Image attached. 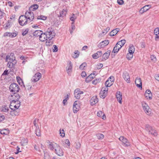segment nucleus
<instances>
[{
  "label": "nucleus",
  "mask_w": 159,
  "mask_h": 159,
  "mask_svg": "<svg viewBox=\"0 0 159 159\" xmlns=\"http://www.w3.org/2000/svg\"><path fill=\"white\" fill-rule=\"evenodd\" d=\"M48 147L52 150H54L56 154L57 155L61 157L63 155V150L58 144L54 143H51L49 144Z\"/></svg>",
  "instance_id": "f257e3e1"
},
{
  "label": "nucleus",
  "mask_w": 159,
  "mask_h": 159,
  "mask_svg": "<svg viewBox=\"0 0 159 159\" xmlns=\"http://www.w3.org/2000/svg\"><path fill=\"white\" fill-rule=\"evenodd\" d=\"M47 38L50 39H52L55 36L56 34L53 29L52 28H49L45 32Z\"/></svg>",
  "instance_id": "f03ea898"
},
{
  "label": "nucleus",
  "mask_w": 159,
  "mask_h": 159,
  "mask_svg": "<svg viewBox=\"0 0 159 159\" xmlns=\"http://www.w3.org/2000/svg\"><path fill=\"white\" fill-rule=\"evenodd\" d=\"M25 16L28 20L29 22H30L34 18V14L30 10L27 11L25 13Z\"/></svg>",
  "instance_id": "7ed1b4c3"
},
{
  "label": "nucleus",
  "mask_w": 159,
  "mask_h": 159,
  "mask_svg": "<svg viewBox=\"0 0 159 159\" xmlns=\"http://www.w3.org/2000/svg\"><path fill=\"white\" fill-rule=\"evenodd\" d=\"M145 129L147 131H148L149 134H151L154 136H157V133L156 131L152 127L148 125L145 126Z\"/></svg>",
  "instance_id": "20e7f679"
},
{
  "label": "nucleus",
  "mask_w": 159,
  "mask_h": 159,
  "mask_svg": "<svg viewBox=\"0 0 159 159\" xmlns=\"http://www.w3.org/2000/svg\"><path fill=\"white\" fill-rule=\"evenodd\" d=\"M9 89L11 92H14V93L18 92L19 90L18 85L14 83L10 85Z\"/></svg>",
  "instance_id": "39448f33"
},
{
  "label": "nucleus",
  "mask_w": 159,
  "mask_h": 159,
  "mask_svg": "<svg viewBox=\"0 0 159 159\" xmlns=\"http://www.w3.org/2000/svg\"><path fill=\"white\" fill-rule=\"evenodd\" d=\"M142 106L143 109L145 113L148 115H149L151 113V109L148 105L145 102H142Z\"/></svg>",
  "instance_id": "423d86ee"
},
{
  "label": "nucleus",
  "mask_w": 159,
  "mask_h": 159,
  "mask_svg": "<svg viewBox=\"0 0 159 159\" xmlns=\"http://www.w3.org/2000/svg\"><path fill=\"white\" fill-rule=\"evenodd\" d=\"M20 105V102L19 101H16L14 100L11 102L10 107L11 108H15V109H18Z\"/></svg>",
  "instance_id": "0eeeda50"
},
{
  "label": "nucleus",
  "mask_w": 159,
  "mask_h": 159,
  "mask_svg": "<svg viewBox=\"0 0 159 159\" xmlns=\"http://www.w3.org/2000/svg\"><path fill=\"white\" fill-rule=\"evenodd\" d=\"M28 22L29 21L26 18L25 15H21L19 18V24L21 25H26Z\"/></svg>",
  "instance_id": "6e6552de"
},
{
  "label": "nucleus",
  "mask_w": 159,
  "mask_h": 159,
  "mask_svg": "<svg viewBox=\"0 0 159 159\" xmlns=\"http://www.w3.org/2000/svg\"><path fill=\"white\" fill-rule=\"evenodd\" d=\"M83 94V92L81 91L79 89H77L74 91V94L75 97L77 99H79L80 98L81 95Z\"/></svg>",
  "instance_id": "1a4fd4ad"
},
{
  "label": "nucleus",
  "mask_w": 159,
  "mask_h": 159,
  "mask_svg": "<svg viewBox=\"0 0 159 159\" xmlns=\"http://www.w3.org/2000/svg\"><path fill=\"white\" fill-rule=\"evenodd\" d=\"M18 34V33L16 32L10 33L6 32L3 34V36L4 37H8L10 38H13L16 37Z\"/></svg>",
  "instance_id": "9d476101"
},
{
  "label": "nucleus",
  "mask_w": 159,
  "mask_h": 159,
  "mask_svg": "<svg viewBox=\"0 0 159 159\" xmlns=\"http://www.w3.org/2000/svg\"><path fill=\"white\" fill-rule=\"evenodd\" d=\"M67 66L66 68V70L67 73L70 75L72 71V64L70 61L67 62Z\"/></svg>",
  "instance_id": "9b49d317"
},
{
  "label": "nucleus",
  "mask_w": 159,
  "mask_h": 159,
  "mask_svg": "<svg viewBox=\"0 0 159 159\" xmlns=\"http://www.w3.org/2000/svg\"><path fill=\"white\" fill-rule=\"evenodd\" d=\"M42 77L41 74L39 72L36 73L33 77L32 81L34 82H37L39 81Z\"/></svg>",
  "instance_id": "f8f14e48"
},
{
  "label": "nucleus",
  "mask_w": 159,
  "mask_h": 159,
  "mask_svg": "<svg viewBox=\"0 0 159 159\" xmlns=\"http://www.w3.org/2000/svg\"><path fill=\"white\" fill-rule=\"evenodd\" d=\"M78 102V101H75L74 103L73 109L74 113H76L80 109V107L77 103Z\"/></svg>",
  "instance_id": "ddd939ff"
},
{
  "label": "nucleus",
  "mask_w": 159,
  "mask_h": 159,
  "mask_svg": "<svg viewBox=\"0 0 159 159\" xmlns=\"http://www.w3.org/2000/svg\"><path fill=\"white\" fill-rule=\"evenodd\" d=\"M109 43V41L108 40H106L104 41H102L100 43L98 46V47L100 48H101L105 47Z\"/></svg>",
  "instance_id": "4468645a"
},
{
  "label": "nucleus",
  "mask_w": 159,
  "mask_h": 159,
  "mask_svg": "<svg viewBox=\"0 0 159 159\" xmlns=\"http://www.w3.org/2000/svg\"><path fill=\"white\" fill-rule=\"evenodd\" d=\"M119 139L120 141H121L124 144L125 146H128L129 145V143L128 142L127 139L125 138L124 137L122 136H120Z\"/></svg>",
  "instance_id": "2eb2a0df"
},
{
  "label": "nucleus",
  "mask_w": 159,
  "mask_h": 159,
  "mask_svg": "<svg viewBox=\"0 0 159 159\" xmlns=\"http://www.w3.org/2000/svg\"><path fill=\"white\" fill-rule=\"evenodd\" d=\"M123 76L125 81L128 83H130V77L128 72L126 71L124 72L123 73Z\"/></svg>",
  "instance_id": "dca6fc26"
},
{
  "label": "nucleus",
  "mask_w": 159,
  "mask_h": 159,
  "mask_svg": "<svg viewBox=\"0 0 159 159\" xmlns=\"http://www.w3.org/2000/svg\"><path fill=\"white\" fill-rule=\"evenodd\" d=\"M14 54L13 53H11L9 55H7L6 58V61H14L15 60V57L14 56Z\"/></svg>",
  "instance_id": "f3484780"
},
{
  "label": "nucleus",
  "mask_w": 159,
  "mask_h": 159,
  "mask_svg": "<svg viewBox=\"0 0 159 159\" xmlns=\"http://www.w3.org/2000/svg\"><path fill=\"white\" fill-rule=\"evenodd\" d=\"M135 83L137 86L139 88H142V82L141 79L139 77H137L135 80Z\"/></svg>",
  "instance_id": "a211bd4d"
},
{
  "label": "nucleus",
  "mask_w": 159,
  "mask_h": 159,
  "mask_svg": "<svg viewBox=\"0 0 159 159\" xmlns=\"http://www.w3.org/2000/svg\"><path fill=\"white\" fill-rule=\"evenodd\" d=\"M98 102V99L97 96H94L92 97L90 100V103L91 105H93L97 103Z\"/></svg>",
  "instance_id": "6ab92c4d"
},
{
  "label": "nucleus",
  "mask_w": 159,
  "mask_h": 159,
  "mask_svg": "<svg viewBox=\"0 0 159 159\" xmlns=\"http://www.w3.org/2000/svg\"><path fill=\"white\" fill-rule=\"evenodd\" d=\"M145 96L147 99L149 98L150 99H152V94L150 90L149 89L146 90L145 93Z\"/></svg>",
  "instance_id": "aec40b11"
},
{
  "label": "nucleus",
  "mask_w": 159,
  "mask_h": 159,
  "mask_svg": "<svg viewBox=\"0 0 159 159\" xmlns=\"http://www.w3.org/2000/svg\"><path fill=\"white\" fill-rule=\"evenodd\" d=\"M102 55V51H99L97 52L96 53L93 54L92 57L93 58L96 59L100 57Z\"/></svg>",
  "instance_id": "412c9836"
},
{
  "label": "nucleus",
  "mask_w": 159,
  "mask_h": 159,
  "mask_svg": "<svg viewBox=\"0 0 159 159\" xmlns=\"http://www.w3.org/2000/svg\"><path fill=\"white\" fill-rule=\"evenodd\" d=\"M47 39L48 38H47V36L46 35V34H45V32L44 33H43L42 32L39 37V40L42 42L47 40Z\"/></svg>",
  "instance_id": "4be33fe9"
},
{
  "label": "nucleus",
  "mask_w": 159,
  "mask_h": 159,
  "mask_svg": "<svg viewBox=\"0 0 159 159\" xmlns=\"http://www.w3.org/2000/svg\"><path fill=\"white\" fill-rule=\"evenodd\" d=\"M110 52L111 51L109 50L107 51L102 56L103 59L105 60L107 59L109 57Z\"/></svg>",
  "instance_id": "5701e85b"
},
{
  "label": "nucleus",
  "mask_w": 159,
  "mask_h": 159,
  "mask_svg": "<svg viewBox=\"0 0 159 159\" xmlns=\"http://www.w3.org/2000/svg\"><path fill=\"white\" fill-rule=\"evenodd\" d=\"M116 97L119 103H121L122 93L119 91L117 92L116 94Z\"/></svg>",
  "instance_id": "b1692460"
},
{
  "label": "nucleus",
  "mask_w": 159,
  "mask_h": 159,
  "mask_svg": "<svg viewBox=\"0 0 159 159\" xmlns=\"http://www.w3.org/2000/svg\"><path fill=\"white\" fill-rule=\"evenodd\" d=\"M1 111L2 112H7L8 113H9L10 109L7 106H3L1 108Z\"/></svg>",
  "instance_id": "393cba45"
},
{
  "label": "nucleus",
  "mask_w": 159,
  "mask_h": 159,
  "mask_svg": "<svg viewBox=\"0 0 159 159\" xmlns=\"http://www.w3.org/2000/svg\"><path fill=\"white\" fill-rule=\"evenodd\" d=\"M154 33L156 36L155 37V39L157 40L159 38V28H157L155 29L154 31Z\"/></svg>",
  "instance_id": "a878e982"
},
{
  "label": "nucleus",
  "mask_w": 159,
  "mask_h": 159,
  "mask_svg": "<svg viewBox=\"0 0 159 159\" xmlns=\"http://www.w3.org/2000/svg\"><path fill=\"white\" fill-rule=\"evenodd\" d=\"M135 51L134 46L132 44H130L129 46L128 52L131 53H134Z\"/></svg>",
  "instance_id": "bb28decb"
},
{
  "label": "nucleus",
  "mask_w": 159,
  "mask_h": 159,
  "mask_svg": "<svg viewBox=\"0 0 159 159\" xmlns=\"http://www.w3.org/2000/svg\"><path fill=\"white\" fill-rule=\"evenodd\" d=\"M119 30L120 29L118 28L113 30L110 33V36H114L115 35L118 33Z\"/></svg>",
  "instance_id": "cd10ccee"
},
{
  "label": "nucleus",
  "mask_w": 159,
  "mask_h": 159,
  "mask_svg": "<svg viewBox=\"0 0 159 159\" xmlns=\"http://www.w3.org/2000/svg\"><path fill=\"white\" fill-rule=\"evenodd\" d=\"M43 32L42 30H36L35 31L33 34V35L35 37H40V35Z\"/></svg>",
  "instance_id": "c85d7f7f"
},
{
  "label": "nucleus",
  "mask_w": 159,
  "mask_h": 159,
  "mask_svg": "<svg viewBox=\"0 0 159 159\" xmlns=\"http://www.w3.org/2000/svg\"><path fill=\"white\" fill-rule=\"evenodd\" d=\"M113 79H112V81H111L110 80H109L108 79L105 83L106 87L107 88V87L111 86L113 84Z\"/></svg>",
  "instance_id": "c756f323"
},
{
  "label": "nucleus",
  "mask_w": 159,
  "mask_h": 159,
  "mask_svg": "<svg viewBox=\"0 0 159 159\" xmlns=\"http://www.w3.org/2000/svg\"><path fill=\"white\" fill-rule=\"evenodd\" d=\"M10 107V111H9V113H8V114H9L10 115L13 116H16V115L15 112L16 109H15V108H14L12 109L11 107Z\"/></svg>",
  "instance_id": "7c9ffc66"
},
{
  "label": "nucleus",
  "mask_w": 159,
  "mask_h": 159,
  "mask_svg": "<svg viewBox=\"0 0 159 159\" xmlns=\"http://www.w3.org/2000/svg\"><path fill=\"white\" fill-rule=\"evenodd\" d=\"M13 101L14 100L16 101H19L18 100L20 98V96L19 94L16 93H14L13 94Z\"/></svg>",
  "instance_id": "2f4dec72"
},
{
  "label": "nucleus",
  "mask_w": 159,
  "mask_h": 159,
  "mask_svg": "<svg viewBox=\"0 0 159 159\" xmlns=\"http://www.w3.org/2000/svg\"><path fill=\"white\" fill-rule=\"evenodd\" d=\"M97 116L99 117H102V119L104 120L105 119V114L103 112L101 111H99L97 113Z\"/></svg>",
  "instance_id": "473e14b6"
},
{
  "label": "nucleus",
  "mask_w": 159,
  "mask_h": 159,
  "mask_svg": "<svg viewBox=\"0 0 159 159\" xmlns=\"http://www.w3.org/2000/svg\"><path fill=\"white\" fill-rule=\"evenodd\" d=\"M94 74H91L89 75L86 78V81L87 82L91 80L92 79H93L95 76Z\"/></svg>",
  "instance_id": "72a5a7b5"
},
{
  "label": "nucleus",
  "mask_w": 159,
  "mask_h": 159,
  "mask_svg": "<svg viewBox=\"0 0 159 159\" xmlns=\"http://www.w3.org/2000/svg\"><path fill=\"white\" fill-rule=\"evenodd\" d=\"M28 140L27 139L23 138L21 140V145L25 146L28 143Z\"/></svg>",
  "instance_id": "f704fd0d"
},
{
  "label": "nucleus",
  "mask_w": 159,
  "mask_h": 159,
  "mask_svg": "<svg viewBox=\"0 0 159 159\" xmlns=\"http://www.w3.org/2000/svg\"><path fill=\"white\" fill-rule=\"evenodd\" d=\"M80 54V52L78 51H75L74 54H73L72 57L74 58H77L78 57Z\"/></svg>",
  "instance_id": "c9c22d12"
},
{
  "label": "nucleus",
  "mask_w": 159,
  "mask_h": 159,
  "mask_svg": "<svg viewBox=\"0 0 159 159\" xmlns=\"http://www.w3.org/2000/svg\"><path fill=\"white\" fill-rule=\"evenodd\" d=\"M107 93H106L103 92L102 91H100V96L101 98H104L107 95Z\"/></svg>",
  "instance_id": "e433bc0d"
},
{
  "label": "nucleus",
  "mask_w": 159,
  "mask_h": 159,
  "mask_svg": "<svg viewBox=\"0 0 159 159\" xmlns=\"http://www.w3.org/2000/svg\"><path fill=\"white\" fill-rule=\"evenodd\" d=\"M133 54L129 52V53H127L126 55V58L128 60H131L133 57Z\"/></svg>",
  "instance_id": "4c0bfd02"
},
{
  "label": "nucleus",
  "mask_w": 159,
  "mask_h": 159,
  "mask_svg": "<svg viewBox=\"0 0 159 159\" xmlns=\"http://www.w3.org/2000/svg\"><path fill=\"white\" fill-rule=\"evenodd\" d=\"M51 39H49V40H47L46 42V45L47 46H50L51 45L53 41L51 40Z\"/></svg>",
  "instance_id": "58836bf2"
},
{
  "label": "nucleus",
  "mask_w": 159,
  "mask_h": 159,
  "mask_svg": "<svg viewBox=\"0 0 159 159\" xmlns=\"http://www.w3.org/2000/svg\"><path fill=\"white\" fill-rule=\"evenodd\" d=\"M7 61L8 62V63L7 64V66H8L9 68L12 67L14 65V64L13 63V62L14 61Z\"/></svg>",
  "instance_id": "ea45409f"
},
{
  "label": "nucleus",
  "mask_w": 159,
  "mask_h": 159,
  "mask_svg": "<svg viewBox=\"0 0 159 159\" xmlns=\"http://www.w3.org/2000/svg\"><path fill=\"white\" fill-rule=\"evenodd\" d=\"M97 136L99 139H101L104 138V135L100 133H98L97 134Z\"/></svg>",
  "instance_id": "a19ab883"
},
{
  "label": "nucleus",
  "mask_w": 159,
  "mask_h": 159,
  "mask_svg": "<svg viewBox=\"0 0 159 159\" xmlns=\"http://www.w3.org/2000/svg\"><path fill=\"white\" fill-rule=\"evenodd\" d=\"M76 18L77 17L74 14H72V16L70 17V20L72 22H74L75 20L76 19Z\"/></svg>",
  "instance_id": "79ce46f5"
},
{
  "label": "nucleus",
  "mask_w": 159,
  "mask_h": 159,
  "mask_svg": "<svg viewBox=\"0 0 159 159\" xmlns=\"http://www.w3.org/2000/svg\"><path fill=\"white\" fill-rule=\"evenodd\" d=\"M36 134L37 136H40V130L39 127L36 128V130H35Z\"/></svg>",
  "instance_id": "37998d69"
},
{
  "label": "nucleus",
  "mask_w": 159,
  "mask_h": 159,
  "mask_svg": "<svg viewBox=\"0 0 159 159\" xmlns=\"http://www.w3.org/2000/svg\"><path fill=\"white\" fill-rule=\"evenodd\" d=\"M66 13V10L63 9L62 11L60 13V15L62 17H64L65 16Z\"/></svg>",
  "instance_id": "c03bdc74"
},
{
  "label": "nucleus",
  "mask_w": 159,
  "mask_h": 159,
  "mask_svg": "<svg viewBox=\"0 0 159 159\" xmlns=\"http://www.w3.org/2000/svg\"><path fill=\"white\" fill-rule=\"evenodd\" d=\"M16 79L17 80V81L18 83L22 85L23 84V82L21 79V78L19 77H16Z\"/></svg>",
  "instance_id": "a18cd8bd"
},
{
  "label": "nucleus",
  "mask_w": 159,
  "mask_h": 159,
  "mask_svg": "<svg viewBox=\"0 0 159 159\" xmlns=\"http://www.w3.org/2000/svg\"><path fill=\"white\" fill-rule=\"evenodd\" d=\"M108 88L106 87H103L101 90L103 92L106 93H108Z\"/></svg>",
  "instance_id": "49530a36"
},
{
  "label": "nucleus",
  "mask_w": 159,
  "mask_h": 159,
  "mask_svg": "<svg viewBox=\"0 0 159 159\" xmlns=\"http://www.w3.org/2000/svg\"><path fill=\"white\" fill-rule=\"evenodd\" d=\"M126 42V40L125 39L122 40L118 42L120 45L122 47L124 45Z\"/></svg>",
  "instance_id": "de8ad7c7"
},
{
  "label": "nucleus",
  "mask_w": 159,
  "mask_h": 159,
  "mask_svg": "<svg viewBox=\"0 0 159 159\" xmlns=\"http://www.w3.org/2000/svg\"><path fill=\"white\" fill-rule=\"evenodd\" d=\"M10 21H11L9 20L8 22L6 23V25L5 27V28L6 29H7L11 27V23L10 22Z\"/></svg>",
  "instance_id": "09e8293b"
},
{
  "label": "nucleus",
  "mask_w": 159,
  "mask_h": 159,
  "mask_svg": "<svg viewBox=\"0 0 159 159\" xmlns=\"http://www.w3.org/2000/svg\"><path fill=\"white\" fill-rule=\"evenodd\" d=\"M38 7V6L37 4H34L30 8L32 10H36Z\"/></svg>",
  "instance_id": "8fccbe9b"
},
{
  "label": "nucleus",
  "mask_w": 159,
  "mask_h": 159,
  "mask_svg": "<svg viewBox=\"0 0 159 159\" xmlns=\"http://www.w3.org/2000/svg\"><path fill=\"white\" fill-rule=\"evenodd\" d=\"M151 59L154 62H155L157 61V59L156 57L154 55H152L150 57Z\"/></svg>",
  "instance_id": "3c124183"
},
{
  "label": "nucleus",
  "mask_w": 159,
  "mask_h": 159,
  "mask_svg": "<svg viewBox=\"0 0 159 159\" xmlns=\"http://www.w3.org/2000/svg\"><path fill=\"white\" fill-rule=\"evenodd\" d=\"M5 119L4 116L2 114L0 113V122L3 121Z\"/></svg>",
  "instance_id": "603ef678"
},
{
  "label": "nucleus",
  "mask_w": 159,
  "mask_h": 159,
  "mask_svg": "<svg viewBox=\"0 0 159 159\" xmlns=\"http://www.w3.org/2000/svg\"><path fill=\"white\" fill-rule=\"evenodd\" d=\"M151 7V6L150 5H146L143 7V8L144 9L145 11L148 10Z\"/></svg>",
  "instance_id": "864d4df0"
},
{
  "label": "nucleus",
  "mask_w": 159,
  "mask_h": 159,
  "mask_svg": "<svg viewBox=\"0 0 159 159\" xmlns=\"http://www.w3.org/2000/svg\"><path fill=\"white\" fill-rule=\"evenodd\" d=\"M86 66V63H83L81 64L80 66V69L81 70H83L84 68Z\"/></svg>",
  "instance_id": "5fc2aeb1"
},
{
  "label": "nucleus",
  "mask_w": 159,
  "mask_h": 159,
  "mask_svg": "<svg viewBox=\"0 0 159 159\" xmlns=\"http://www.w3.org/2000/svg\"><path fill=\"white\" fill-rule=\"evenodd\" d=\"M119 48H118L116 46H115L112 52L114 53H117L119 51Z\"/></svg>",
  "instance_id": "6e6d98bb"
},
{
  "label": "nucleus",
  "mask_w": 159,
  "mask_h": 159,
  "mask_svg": "<svg viewBox=\"0 0 159 159\" xmlns=\"http://www.w3.org/2000/svg\"><path fill=\"white\" fill-rule=\"evenodd\" d=\"M46 17L43 16H40L38 17L37 19H41L43 20H45L46 19Z\"/></svg>",
  "instance_id": "4d7b16f0"
},
{
  "label": "nucleus",
  "mask_w": 159,
  "mask_h": 159,
  "mask_svg": "<svg viewBox=\"0 0 159 159\" xmlns=\"http://www.w3.org/2000/svg\"><path fill=\"white\" fill-rule=\"evenodd\" d=\"M44 159H50V156L47 152L44 153Z\"/></svg>",
  "instance_id": "13d9d810"
},
{
  "label": "nucleus",
  "mask_w": 159,
  "mask_h": 159,
  "mask_svg": "<svg viewBox=\"0 0 159 159\" xmlns=\"http://www.w3.org/2000/svg\"><path fill=\"white\" fill-rule=\"evenodd\" d=\"M60 134H61V136L62 137H64L65 136V134L64 133V130L62 129V130H60Z\"/></svg>",
  "instance_id": "bf43d9fd"
},
{
  "label": "nucleus",
  "mask_w": 159,
  "mask_h": 159,
  "mask_svg": "<svg viewBox=\"0 0 159 159\" xmlns=\"http://www.w3.org/2000/svg\"><path fill=\"white\" fill-rule=\"evenodd\" d=\"M28 32V29H26L25 30H23L22 32V35L23 36L25 35Z\"/></svg>",
  "instance_id": "052dcab7"
},
{
  "label": "nucleus",
  "mask_w": 159,
  "mask_h": 159,
  "mask_svg": "<svg viewBox=\"0 0 159 159\" xmlns=\"http://www.w3.org/2000/svg\"><path fill=\"white\" fill-rule=\"evenodd\" d=\"M103 66V65L102 64L99 63V64H97V66L96 68L98 69H101V68H102V67Z\"/></svg>",
  "instance_id": "680f3d73"
},
{
  "label": "nucleus",
  "mask_w": 159,
  "mask_h": 159,
  "mask_svg": "<svg viewBox=\"0 0 159 159\" xmlns=\"http://www.w3.org/2000/svg\"><path fill=\"white\" fill-rule=\"evenodd\" d=\"M8 100L10 101V102L13 101V95L10 94L8 97Z\"/></svg>",
  "instance_id": "e2e57ef3"
},
{
  "label": "nucleus",
  "mask_w": 159,
  "mask_h": 159,
  "mask_svg": "<svg viewBox=\"0 0 159 159\" xmlns=\"http://www.w3.org/2000/svg\"><path fill=\"white\" fill-rule=\"evenodd\" d=\"M53 51L54 52H56L58 51V48L56 45H54L53 46Z\"/></svg>",
  "instance_id": "0e129e2a"
},
{
  "label": "nucleus",
  "mask_w": 159,
  "mask_h": 159,
  "mask_svg": "<svg viewBox=\"0 0 159 159\" xmlns=\"http://www.w3.org/2000/svg\"><path fill=\"white\" fill-rule=\"evenodd\" d=\"M117 2L120 5H122L124 3V1L123 0H117Z\"/></svg>",
  "instance_id": "69168bd1"
},
{
  "label": "nucleus",
  "mask_w": 159,
  "mask_h": 159,
  "mask_svg": "<svg viewBox=\"0 0 159 159\" xmlns=\"http://www.w3.org/2000/svg\"><path fill=\"white\" fill-rule=\"evenodd\" d=\"M74 22H72L71 23V28L72 30H74L75 29V26L74 25Z\"/></svg>",
  "instance_id": "338daca9"
},
{
  "label": "nucleus",
  "mask_w": 159,
  "mask_h": 159,
  "mask_svg": "<svg viewBox=\"0 0 159 159\" xmlns=\"http://www.w3.org/2000/svg\"><path fill=\"white\" fill-rule=\"evenodd\" d=\"M4 14L5 13L3 12L0 10V19H2L3 17Z\"/></svg>",
  "instance_id": "774afa93"
}]
</instances>
